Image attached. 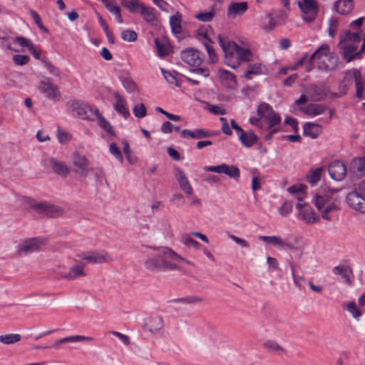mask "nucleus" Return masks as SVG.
Returning a JSON list of instances; mask_svg holds the SVG:
<instances>
[{"mask_svg":"<svg viewBox=\"0 0 365 365\" xmlns=\"http://www.w3.org/2000/svg\"><path fill=\"white\" fill-rule=\"evenodd\" d=\"M147 247L157 252L155 255L149 256L144 262L145 268L150 272L175 270L178 269L175 262L178 259H183V257L168 247Z\"/></svg>","mask_w":365,"mask_h":365,"instance_id":"1","label":"nucleus"},{"mask_svg":"<svg viewBox=\"0 0 365 365\" xmlns=\"http://www.w3.org/2000/svg\"><path fill=\"white\" fill-rule=\"evenodd\" d=\"M217 39L224 53V62L227 66L236 68L242 63L252 61L253 53L250 48L240 47L235 42L221 35H218Z\"/></svg>","mask_w":365,"mask_h":365,"instance_id":"2","label":"nucleus"},{"mask_svg":"<svg viewBox=\"0 0 365 365\" xmlns=\"http://www.w3.org/2000/svg\"><path fill=\"white\" fill-rule=\"evenodd\" d=\"M339 62L338 56L333 52H329V46L327 43L319 46L309 57V66L314 63L317 68L324 71H334Z\"/></svg>","mask_w":365,"mask_h":365,"instance_id":"3","label":"nucleus"},{"mask_svg":"<svg viewBox=\"0 0 365 365\" xmlns=\"http://www.w3.org/2000/svg\"><path fill=\"white\" fill-rule=\"evenodd\" d=\"M257 113L260 118H264L268 123L267 133L264 135V139L269 141L272 138L273 135L280 130L279 127L276 126L280 123L281 117L266 103L259 105Z\"/></svg>","mask_w":365,"mask_h":365,"instance_id":"4","label":"nucleus"},{"mask_svg":"<svg viewBox=\"0 0 365 365\" xmlns=\"http://www.w3.org/2000/svg\"><path fill=\"white\" fill-rule=\"evenodd\" d=\"M76 257L92 264L106 263L113 260L110 255L104 250L83 252L77 254Z\"/></svg>","mask_w":365,"mask_h":365,"instance_id":"5","label":"nucleus"},{"mask_svg":"<svg viewBox=\"0 0 365 365\" xmlns=\"http://www.w3.org/2000/svg\"><path fill=\"white\" fill-rule=\"evenodd\" d=\"M298 6L303 12V19L307 22H312L317 17L318 6L316 0H302L298 1Z\"/></svg>","mask_w":365,"mask_h":365,"instance_id":"6","label":"nucleus"},{"mask_svg":"<svg viewBox=\"0 0 365 365\" xmlns=\"http://www.w3.org/2000/svg\"><path fill=\"white\" fill-rule=\"evenodd\" d=\"M72 110L81 119L94 120L95 110L90 107L87 103L73 101L71 104Z\"/></svg>","mask_w":365,"mask_h":365,"instance_id":"7","label":"nucleus"},{"mask_svg":"<svg viewBox=\"0 0 365 365\" xmlns=\"http://www.w3.org/2000/svg\"><path fill=\"white\" fill-rule=\"evenodd\" d=\"M47 240L41 237H33L24 240L18 246V251L28 254L38 252L41 247L46 244Z\"/></svg>","mask_w":365,"mask_h":365,"instance_id":"8","label":"nucleus"},{"mask_svg":"<svg viewBox=\"0 0 365 365\" xmlns=\"http://www.w3.org/2000/svg\"><path fill=\"white\" fill-rule=\"evenodd\" d=\"M181 59L187 65L193 67L200 66L204 60V54L192 48H188L181 52Z\"/></svg>","mask_w":365,"mask_h":365,"instance_id":"9","label":"nucleus"},{"mask_svg":"<svg viewBox=\"0 0 365 365\" xmlns=\"http://www.w3.org/2000/svg\"><path fill=\"white\" fill-rule=\"evenodd\" d=\"M346 202L351 208L361 212H365V198L361 193H359L357 188L347 194Z\"/></svg>","mask_w":365,"mask_h":365,"instance_id":"10","label":"nucleus"},{"mask_svg":"<svg viewBox=\"0 0 365 365\" xmlns=\"http://www.w3.org/2000/svg\"><path fill=\"white\" fill-rule=\"evenodd\" d=\"M74 168V172L86 178L88 173V160L85 155H82L78 153H75L72 158Z\"/></svg>","mask_w":365,"mask_h":365,"instance_id":"11","label":"nucleus"},{"mask_svg":"<svg viewBox=\"0 0 365 365\" xmlns=\"http://www.w3.org/2000/svg\"><path fill=\"white\" fill-rule=\"evenodd\" d=\"M338 47L346 62H350L354 59L360 58V52H356L358 46L355 44L339 41Z\"/></svg>","mask_w":365,"mask_h":365,"instance_id":"12","label":"nucleus"},{"mask_svg":"<svg viewBox=\"0 0 365 365\" xmlns=\"http://www.w3.org/2000/svg\"><path fill=\"white\" fill-rule=\"evenodd\" d=\"M32 207L50 217H58L63 212V210L61 207L47 202L36 203L32 205Z\"/></svg>","mask_w":365,"mask_h":365,"instance_id":"13","label":"nucleus"},{"mask_svg":"<svg viewBox=\"0 0 365 365\" xmlns=\"http://www.w3.org/2000/svg\"><path fill=\"white\" fill-rule=\"evenodd\" d=\"M330 177L334 180H341L346 175V168L340 160L333 161L328 168Z\"/></svg>","mask_w":365,"mask_h":365,"instance_id":"14","label":"nucleus"},{"mask_svg":"<svg viewBox=\"0 0 365 365\" xmlns=\"http://www.w3.org/2000/svg\"><path fill=\"white\" fill-rule=\"evenodd\" d=\"M38 89L48 99H58L60 96L58 87L50 81H41L38 84Z\"/></svg>","mask_w":365,"mask_h":365,"instance_id":"15","label":"nucleus"},{"mask_svg":"<svg viewBox=\"0 0 365 365\" xmlns=\"http://www.w3.org/2000/svg\"><path fill=\"white\" fill-rule=\"evenodd\" d=\"M296 207L299 211V219L304 220L305 222L313 224L319 220V217H314V212L309 205L306 204L302 205L299 202L297 204Z\"/></svg>","mask_w":365,"mask_h":365,"instance_id":"16","label":"nucleus"},{"mask_svg":"<svg viewBox=\"0 0 365 365\" xmlns=\"http://www.w3.org/2000/svg\"><path fill=\"white\" fill-rule=\"evenodd\" d=\"M180 134L183 138H191L195 139H202L214 135L212 132L203 128H197L193 130L185 129L180 132Z\"/></svg>","mask_w":365,"mask_h":365,"instance_id":"17","label":"nucleus"},{"mask_svg":"<svg viewBox=\"0 0 365 365\" xmlns=\"http://www.w3.org/2000/svg\"><path fill=\"white\" fill-rule=\"evenodd\" d=\"M175 175L182 190L187 195H191L193 190L189 182V180H187L185 172L180 168H176Z\"/></svg>","mask_w":365,"mask_h":365,"instance_id":"18","label":"nucleus"},{"mask_svg":"<svg viewBox=\"0 0 365 365\" xmlns=\"http://www.w3.org/2000/svg\"><path fill=\"white\" fill-rule=\"evenodd\" d=\"M218 76L221 80V83L228 88H233L237 86V79L235 75L225 69L218 71Z\"/></svg>","mask_w":365,"mask_h":365,"instance_id":"19","label":"nucleus"},{"mask_svg":"<svg viewBox=\"0 0 365 365\" xmlns=\"http://www.w3.org/2000/svg\"><path fill=\"white\" fill-rule=\"evenodd\" d=\"M329 93V86L325 83H322L312 87L311 97L314 101H319L323 100Z\"/></svg>","mask_w":365,"mask_h":365,"instance_id":"20","label":"nucleus"},{"mask_svg":"<svg viewBox=\"0 0 365 365\" xmlns=\"http://www.w3.org/2000/svg\"><path fill=\"white\" fill-rule=\"evenodd\" d=\"M49 165L53 171L58 175L66 178L70 173L71 168L65 163L57 160L54 158H51L49 159Z\"/></svg>","mask_w":365,"mask_h":365,"instance_id":"21","label":"nucleus"},{"mask_svg":"<svg viewBox=\"0 0 365 365\" xmlns=\"http://www.w3.org/2000/svg\"><path fill=\"white\" fill-rule=\"evenodd\" d=\"M114 96L116 99V103L114 105V109L124 118H128L130 116V112L127 107L125 99L123 98L118 92H115Z\"/></svg>","mask_w":365,"mask_h":365,"instance_id":"22","label":"nucleus"},{"mask_svg":"<svg viewBox=\"0 0 365 365\" xmlns=\"http://www.w3.org/2000/svg\"><path fill=\"white\" fill-rule=\"evenodd\" d=\"M248 9L246 1L235 2L231 4L227 11V15L230 18L243 14Z\"/></svg>","mask_w":365,"mask_h":365,"instance_id":"23","label":"nucleus"},{"mask_svg":"<svg viewBox=\"0 0 365 365\" xmlns=\"http://www.w3.org/2000/svg\"><path fill=\"white\" fill-rule=\"evenodd\" d=\"M84 268L85 264L83 263H80L73 266L70 268L69 272L65 274H62L61 277L68 280H73L78 277H84L86 276Z\"/></svg>","mask_w":365,"mask_h":365,"instance_id":"24","label":"nucleus"},{"mask_svg":"<svg viewBox=\"0 0 365 365\" xmlns=\"http://www.w3.org/2000/svg\"><path fill=\"white\" fill-rule=\"evenodd\" d=\"M322 130L321 125L313 123H306L303 126V134L312 139L317 138L322 133Z\"/></svg>","mask_w":365,"mask_h":365,"instance_id":"25","label":"nucleus"},{"mask_svg":"<svg viewBox=\"0 0 365 365\" xmlns=\"http://www.w3.org/2000/svg\"><path fill=\"white\" fill-rule=\"evenodd\" d=\"M334 8L337 13L341 15H347L353 10L354 2L352 0H338Z\"/></svg>","mask_w":365,"mask_h":365,"instance_id":"26","label":"nucleus"},{"mask_svg":"<svg viewBox=\"0 0 365 365\" xmlns=\"http://www.w3.org/2000/svg\"><path fill=\"white\" fill-rule=\"evenodd\" d=\"M95 117L98 119V125L110 136H115L113 125L100 113L98 109L95 110Z\"/></svg>","mask_w":365,"mask_h":365,"instance_id":"27","label":"nucleus"},{"mask_svg":"<svg viewBox=\"0 0 365 365\" xmlns=\"http://www.w3.org/2000/svg\"><path fill=\"white\" fill-rule=\"evenodd\" d=\"M353 76L354 78V82L356 86V96L359 99H364L365 98V83L363 82L361 76V73L359 71L355 70L353 73Z\"/></svg>","mask_w":365,"mask_h":365,"instance_id":"28","label":"nucleus"},{"mask_svg":"<svg viewBox=\"0 0 365 365\" xmlns=\"http://www.w3.org/2000/svg\"><path fill=\"white\" fill-rule=\"evenodd\" d=\"M333 272L335 274L341 275L344 281L349 284H351L353 273L349 267L344 265H339L334 267Z\"/></svg>","mask_w":365,"mask_h":365,"instance_id":"29","label":"nucleus"},{"mask_svg":"<svg viewBox=\"0 0 365 365\" xmlns=\"http://www.w3.org/2000/svg\"><path fill=\"white\" fill-rule=\"evenodd\" d=\"M93 339L91 337L88 336H67L61 339L57 340L52 346V347L55 349H58L60 345L63 343L71 342H79V341H91Z\"/></svg>","mask_w":365,"mask_h":365,"instance_id":"30","label":"nucleus"},{"mask_svg":"<svg viewBox=\"0 0 365 365\" xmlns=\"http://www.w3.org/2000/svg\"><path fill=\"white\" fill-rule=\"evenodd\" d=\"M155 46L160 57H165L170 54L171 48L169 43L165 40H160L158 38H155Z\"/></svg>","mask_w":365,"mask_h":365,"instance_id":"31","label":"nucleus"},{"mask_svg":"<svg viewBox=\"0 0 365 365\" xmlns=\"http://www.w3.org/2000/svg\"><path fill=\"white\" fill-rule=\"evenodd\" d=\"M263 347L269 352L278 355H282L287 352L284 348H283L276 341L274 340L266 341L263 344Z\"/></svg>","mask_w":365,"mask_h":365,"instance_id":"32","label":"nucleus"},{"mask_svg":"<svg viewBox=\"0 0 365 365\" xmlns=\"http://www.w3.org/2000/svg\"><path fill=\"white\" fill-rule=\"evenodd\" d=\"M239 140L245 147L250 148L257 142L258 137L252 131L245 132L239 136Z\"/></svg>","mask_w":365,"mask_h":365,"instance_id":"33","label":"nucleus"},{"mask_svg":"<svg viewBox=\"0 0 365 365\" xmlns=\"http://www.w3.org/2000/svg\"><path fill=\"white\" fill-rule=\"evenodd\" d=\"M146 326L150 332H157L160 331L163 327V318L158 315L152 316L149 319Z\"/></svg>","mask_w":365,"mask_h":365,"instance_id":"34","label":"nucleus"},{"mask_svg":"<svg viewBox=\"0 0 365 365\" xmlns=\"http://www.w3.org/2000/svg\"><path fill=\"white\" fill-rule=\"evenodd\" d=\"M182 15L179 12H176L173 16L170 18V26L172 31L175 34H180L182 31L181 26Z\"/></svg>","mask_w":365,"mask_h":365,"instance_id":"35","label":"nucleus"},{"mask_svg":"<svg viewBox=\"0 0 365 365\" xmlns=\"http://www.w3.org/2000/svg\"><path fill=\"white\" fill-rule=\"evenodd\" d=\"M154 8L145 6L143 4L139 13H140V14L143 16L145 21L151 24H155L156 21V17L154 14Z\"/></svg>","mask_w":365,"mask_h":365,"instance_id":"36","label":"nucleus"},{"mask_svg":"<svg viewBox=\"0 0 365 365\" xmlns=\"http://www.w3.org/2000/svg\"><path fill=\"white\" fill-rule=\"evenodd\" d=\"M327 107L321 104H309L305 109V113L309 115H318L322 114L326 110Z\"/></svg>","mask_w":365,"mask_h":365,"instance_id":"37","label":"nucleus"},{"mask_svg":"<svg viewBox=\"0 0 365 365\" xmlns=\"http://www.w3.org/2000/svg\"><path fill=\"white\" fill-rule=\"evenodd\" d=\"M340 41L342 42H349V43L355 44L359 43L360 41V36L358 32H351L350 31H346L344 35L340 36Z\"/></svg>","mask_w":365,"mask_h":365,"instance_id":"38","label":"nucleus"},{"mask_svg":"<svg viewBox=\"0 0 365 365\" xmlns=\"http://www.w3.org/2000/svg\"><path fill=\"white\" fill-rule=\"evenodd\" d=\"M122 5L126 7L130 12L137 13L140 12L143 4L138 0H122Z\"/></svg>","mask_w":365,"mask_h":365,"instance_id":"39","label":"nucleus"},{"mask_svg":"<svg viewBox=\"0 0 365 365\" xmlns=\"http://www.w3.org/2000/svg\"><path fill=\"white\" fill-rule=\"evenodd\" d=\"M331 202V198L329 195H319L317 194L314 197V205L317 210H322L324 206Z\"/></svg>","mask_w":365,"mask_h":365,"instance_id":"40","label":"nucleus"},{"mask_svg":"<svg viewBox=\"0 0 365 365\" xmlns=\"http://www.w3.org/2000/svg\"><path fill=\"white\" fill-rule=\"evenodd\" d=\"M305 188L306 186L304 185L299 184L289 187L287 191L292 194H294L297 200L301 201L305 195Z\"/></svg>","mask_w":365,"mask_h":365,"instance_id":"41","label":"nucleus"},{"mask_svg":"<svg viewBox=\"0 0 365 365\" xmlns=\"http://www.w3.org/2000/svg\"><path fill=\"white\" fill-rule=\"evenodd\" d=\"M21 336L19 334H8L0 336V342L4 344H13L19 341Z\"/></svg>","mask_w":365,"mask_h":365,"instance_id":"42","label":"nucleus"},{"mask_svg":"<svg viewBox=\"0 0 365 365\" xmlns=\"http://www.w3.org/2000/svg\"><path fill=\"white\" fill-rule=\"evenodd\" d=\"M276 26V23L274 21L272 15L267 14L262 19L261 27L265 31H272Z\"/></svg>","mask_w":365,"mask_h":365,"instance_id":"43","label":"nucleus"},{"mask_svg":"<svg viewBox=\"0 0 365 365\" xmlns=\"http://www.w3.org/2000/svg\"><path fill=\"white\" fill-rule=\"evenodd\" d=\"M263 73V66L262 63H256L250 64L245 72V77L251 78L250 75H259Z\"/></svg>","mask_w":365,"mask_h":365,"instance_id":"44","label":"nucleus"},{"mask_svg":"<svg viewBox=\"0 0 365 365\" xmlns=\"http://www.w3.org/2000/svg\"><path fill=\"white\" fill-rule=\"evenodd\" d=\"M222 173L232 178H238L240 176V170L235 165H228L225 164Z\"/></svg>","mask_w":365,"mask_h":365,"instance_id":"45","label":"nucleus"},{"mask_svg":"<svg viewBox=\"0 0 365 365\" xmlns=\"http://www.w3.org/2000/svg\"><path fill=\"white\" fill-rule=\"evenodd\" d=\"M336 210H337L336 205L334 204V202L331 201L326 206H324L322 210H319V212H321L323 219L330 221L331 217L329 215V212Z\"/></svg>","mask_w":365,"mask_h":365,"instance_id":"46","label":"nucleus"},{"mask_svg":"<svg viewBox=\"0 0 365 365\" xmlns=\"http://www.w3.org/2000/svg\"><path fill=\"white\" fill-rule=\"evenodd\" d=\"M106 8L115 16V19L120 24L123 23V18L120 6H114L112 3H106Z\"/></svg>","mask_w":365,"mask_h":365,"instance_id":"47","label":"nucleus"},{"mask_svg":"<svg viewBox=\"0 0 365 365\" xmlns=\"http://www.w3.org/2000/svg\"><path fill=\"white\" fill-rule=\"evenodd\" d=\"M202 299L196 296H187L185 297H181L175 299L173 300L175 303H183L187 304H192L198 302H201Z\"/></svg>","mask_w":365,"mask_h":365,"instance_id":"48","label":"nucleus"},{"mask_svg":"<svg viewBox=\"0 0 365 365\" xmlns=\"http://www.w3.org/2000/svg\"><path fill=\"white\" fill-rule=\"evenodd\" d=\"M323 170L322 168H318L313 170L309 174L307 175V181L311 184H314L319 181L321 178V174Z\"/></svg>","mask_w":365,"mask_h":365,"instance_id":"49","label":"nucleus"},{"mask_svg":"<svg viewBox=\"0 0 365 365\" xmlns=\"http://www.w3.org/2000/svg\"><path fill=\"white\" fill-rule=\"evenodd\" d=\"M215 16L213 8L210 11L200 12L195 15V18L202 22L210 21Z\"/></svg>","mask_w":365,"mask_h":365,"instance_id":"50","label":"nucleus"},{"mask_svg":"<svg viewBox=\"0 0 365 365\" xmlns=\"http://www.w3.org/2000/svg\"><path fill=\"white\" fill-rule=\"evenodd\" d=\"M41 62H42L43 66L48 70V71L51 74H52L56 77L60 76V74H61L60 70L57 67H56L51 61L46 60V59H42Z\"/></svg>","mask_w":365,"mask_h":365,"instance_id":"51","label":"nucleus"},{"mask_svg":"<svg viewBox=\"0 0 365 365\" xmlns=\"http://www.w3.org/2000/svg\"><path fill=\"white\" fill-rule=\"evenodd\" d=\"M122 143L123 145V152L127 160L130 164L135 163L136 162V158L132 155V151L130 148L128 142L126 140H123Z\"/></svg>","mask_w":365,"mask_h":365,"instance_id":"52","label":"nucleus"},{"mask_svg":"<svg viewBox=\"0 0 365 365\" xmlns=\"http://www.w3.org/2000/svg\"><path fill=\"white\" fill-rule=\"evenodd\" d=\"M259 239L263 242L279 247L283 245L282 240L278 236H259Z\"/></svg>","mask_w":365,"mask_h":365,"instance_id":"53","label":"nucleus"},{"mask_svg":"<svg viewBox=\"0 0 365 365\" xmlns=\"http://www.w3.org/2000/svg\"><path fill=\"white\" fill-rule=\"evenodd\" d=\"M181 242L187 247L199 249L200 244L188 235H184L181 237Z\"/></svg>","mask_w":365,"mask_h":365,"instance_id":"54","label":"nucleus"},{"mask_svg":"<svg viewBox=\"0 0 365 365\" xmlns=\"http://www.w3.org/2000/svg\"><path fill=\"white\" fill-rule=\"evenodd\" d=\"M109 152L110 154L118 160H119L120 163H123V158L121 153V151L117 146L116 143H111L109 145Z\"/></svg>","mask_w":365,"mask_h":365,"instance_id":"55","label":"nucleus"},{"mask_svg":"<svg viewBox=\"0 0 365 365\" xmlns=\"http://www.w3.org/2000/svg\"><path fill=\"white\" fill-rule=\"evenodd\" d=\"M121 38L123 41L133 42L137 39L138 35L134 31L125 30L121 33Z\"/></svg>","mask_w":365,"mask_h":365,"instance_id":"56","label":"nucleus"},{"mask_svg":"<svg viewBox=\"0 0 365 365\" xmlns=\"http://www.w3.org/2000/svg\"><path fill=\"white\" fill-rule=\"evenodd\" d=\"M161 73L163 75L166 81L170 84H173L176 81L175 75L178 72L175 71H166L164 68H161Z\"/></svg>","mask_w":365,"mask_h":365,"instance_id":"57","label":"nucleus"},{"mask_svg":"<svg viewBox=\"0 0 365 365\" xmlns=\"http://www.w3.org/2000/svg\"><path fill=\"white\" fill-rule=\"evenodd\" d=\"M346 309L351 313L354 318H358L362 314L361 312L357 308L354 302H349L346 304Z\"/></svg>","mask_w":365,"mask_h":365,"instance_id":"58","label":"nucleus"},{"mask_svg":"<svg viewBox=\"0 0 365 365\" xmlns=\"http://www.w3.org/2000/svg\"><path fill=\"white\" fill-rule=\"evenodd\" d=\"M133 114L138 118H142L147 114L146 108L143 103L135 105L133 108Z\"/></svg>","mask_w":365,"mask_h":365,"instance_id":"59","label":"nucleus"},{"mask_svg":"<svg viewBox=\"0 0 365 365\" xmlns=\"http://www.w3.org/2000/svg\"><path fill=\"white\" fill-rule=\"evenodd\" d=\"M14 62L19 66H24L28 63L29 61V56L27 55H14L13 56Z\"/></svg>","mask_w":365,"mask_h":365,"instance_id":"60","label":"nucleus"},{"mask_svg":"<svg viewBox=\"0 0 365 365\" xmlns=\"http://www.w3.org/2000/svg\"><path fill=\"white\" fill-rule=\"evenodd\" d=\"M292 210V205L289 202H285L279 208V212L282 216H285Z\"/></svg>","mask_w":365,"mask_h":365,"instance_id":"61","label":"nucleus"},{"mask_svg":"<svg viewBox=\"0 0 365 365\" xmlns=\"http://www.w3.org/2000/svg\"><path fill=\"white\" fill-rule=\"evenodd\" d=\"M356 171L360 175L365 173V157L359 158L356 162Z\"/></svg>","mask_w":365,"mask_h":365,"instance_id":"62","label":"nucleus"},{"mask_svg":"<svg viewBox=\"0 0 365 365\" xmlns=\"http://www.w3.org/2000/svg\"><path fill=\"white\" fill-rule=\"evenodd\" d=\"M204 45L212 62L215 63L217 61V56L212 46L207 43H205Z\"/></svg>","mask_w":365,"mask_h":365,"instance_id":"63","label":"nucleus"},{"mask_svg":"<svg viewBox=\"0 0 365 365\" xmlns=\"http://www.w3.org/2000/svg\"><path fill=\"white\" fill-rule=\"evenodd\" d=\"M15 41L22 47H26L28 49L31 47V45H34L29 39L23 36H17Z\"/></svg>","mask_w":365,"mask_h":365,"instance_id":"64","label":"nucleus"}]
</instances>
